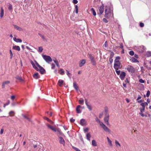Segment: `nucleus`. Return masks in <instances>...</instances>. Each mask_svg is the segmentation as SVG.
I'll return each instance as SVG.
<instances>
[{
	"instance_id": "obj_44",
	"label": "nucleus",
	"mask_w": 151,
	"mask_h": 151,
	"mask_svg": "<svg viewBox=\"0 0 151 151\" xmlns=\"http://www.w3.org/2000/svg\"><path fill=\"white\" fill-rule=\"evenodd\" d=\"M72 148L73 149H74L76 151H81L80 150L77 148V147H75L73 146Z\"/></svg>"
},
{
	"instance_id": "obj_50",
	"label": "nucleus",
	"mask_w": 151,
	"mask_h": 151,
	"mask_svg": "<svg viewBox=\"0 0 151 151\" xmlns=\"http://www.w3.org/2000/svg\"><path fill=\"white\" fill-rule=\"evenodd\" d=\"M51 65L52 66V67H51V69H54L55 67V65L54 64L52 63L51 64Z\"/></svg>"
},
{
	"instance_id": "obj_57",
	"label": "nucleus",
	"mask_w": 151,
	"mask_h": 151,
	"mask_svg": "<svg viewBox=\"0 0 151 151\" xmlns=\"http://www.w3.org/2000/svg\"><path fill=\"white\" fill-rule=\"evenodd\" d=\"M112 58H110L109 59V61L110 63H111L113 61Z\"/></svg>"
},
{
	"instance_id": "obj_27",
	"label": "nucleus",
	"mask_w": 151,
	"mask_h": 151,
	"mask_svg": "<svg viewBox=\"0 0 151 151\" xmlns=\"http://www.w3.org/2000/svg\"><path fill=\"white\" fill-rule=\"evenodd\" d=\"M59 71L60 72V73L61 75H63L64 74V71L63 69H60Z\"/></svg>"
},
{
	"instance_id": "obj_55",
	"label": "nucleus",
	"mask_w": 151,
	"mask_h": 151,
	"mask_svg": "<svg viewBox=\"0 0 151 151\" xmlns=\"http://www.w3.org/2000/svg\"><path fill=\"white\" fill-rule=\"evenodd\" d=\"M103 21L105 23H107L108 22V21L106 18L103 19Z\"/></svg>"
},
{
	"instance_id": "obj_11",
	"label": "nucleus",
	"mask_w": 151,
	"mask_h": 151,
	"mask_svg": "<svg viewBox=\"0 0 151 151\" xmlns=\"http://www.w3.org/2000/svg\"><path fill=\"white\" fill-rule=\"evenodd\" d=\"M104 5L102 4L99 8V11L100 14H101L104 12Z\"/></svg>"
},
{
	"instance_id": "obj_6",
	"label": "nucleus",
	"mask_w": 151,
	"mask_h": 151,
	"mask_svg": "<svg viewBox=\"0 0 151 151\" xmlns=\"http://www.w3.org/2000/svg\"><path fill=\"white\" fill-rule=\"evenodd\" d=\"M135 49L137 50V51L140 53L143 52L145 50L144 47L143 46L136 47Z\"/></svg>"
},
{
	"instance_id": "obj_18",
	"label": "nucleus",
	"mask_w": 151,
	"mask_h": 151,
	"mask_svg": "<svg viewBox=\"0 0 151 151\" xmlns=\"http://www.w3.org/2000/svg\"><path fill=\"white\" fill-rule=\"evenodd\" d=\"M81 106L80 105H78L76 108V111L77 113L78 114H79L81 113V111L80 110V108Z\"/></svg>"
},
{
	"instance_id": "obj_7",
	"label": "nucleus",
	"mask_w": 151,
	"mask_h": 151,
	"mask_svg": "<svg viewBox=\"0 0 151 151\" xmlns=\"http://www.w3.org/2000/svg\"><path fill=\"white\" fill-rule=\"evenodd\" d=\"M109 114H105V116L104 118V120L105 122L107 125H109Z\"/></svg>"
},
{
	"instance_id": "obj_61",
	"label": "nucleus",
	"mask_w": 151,
	"mask_h": 151,
	"mask_svg": "<svg viewBox=\"0 0 151 151\" xmlns=\"http://www.w3.org/2000/svg\"><path fill=\"white\" fill-rule=\"evenodd\" d=\"M108 143H109V145L111 146H112V143H111V141L110 140H109V141H108Z\"/></svg>"
},
{
	"instance_id": "obj_62",
	"label": "nucleus",
	"mask_w": 151,
	"mask_h": 151,
	"mask_svg": "<svg viewBox=\"0 0 151 151\" xmlns=\"http://www.w3.org/2000/svg\"><path fill=\"white\" fill-rule=\"evenodd\" d=\"M4 131V129H1L0 131V134H2L3 133Z\"/></svg>"
},
{
	"instance_id": "obj_63",
	"label": "nucleus",
	"mask_w": 151,
	"mask_h": 151,
	"mask_svg": "<svg viewBox=\"0 0 151 151\" xmlns=\"http://www.w3.org/2000/svg\"><path fill=\"white\" fill-rule=\"evenodd\" d=\"M13 114V116L14 115V111H10L9 112V114L10 115H11V114Z\"/></svg>"
},
{
	"instance_id": "obj_43",
	"label": "nucleus",
	"mask_w": 151,
	"mask_h": 151,
	"mask_svg": "<svg viewBox=\"0 0 151 151\" xmlns=\"http://www.w3.org/2000/svg\"><path fill=\"white\" fill-rule=\"evenodd\" d=\"M114 55V52L113 51H111L110 53V58H113Z\"/></svg>"
},
{
	"instance_id": "obj_13",
	"label": "nucleus",
	"mask_w": 151,
	"mask_h": 151,
	"mask_svg": "<svg viewBox=\"0 0 151 151\" xmlns=\"http://www.w3.org/2000/svg\"><path fill=\"white\" fill-rule=\"evenodd\" d=\"M86 121L84 119H82L80 120V124L82 126H84L86 125Z\"/></svg>"
},
{
	"instance_id": "obj_24",
	"label": "nucleus",
	"mask_w": 151,
	"mask_h": 151,
	"mask_svg": "<svg viewBox=\"0 0 151 151\" xmlns=\"http://www.w3.org/2000/svg\"><path fill=\"white\" fill-rule=\"evenodd\" d=\"M13 25L14 26V28L16 29L17 30L19 31H22V30L21 28L19 27L18 26L15 25Z\"/></svg>"
},
{
	"instance_id": "obj_34",
	"label": "nucleus",
	"mask_w": 151,
	"mask_h": 151,
	"mask_svg": "<svg viewBox=\"0 0 151 151\" xmlns=\"http://www.w3.org/2000/svg\"><path fill=\"white\" fill-rule=\"evenodd\" d=\"M86 106H87L89 110V111H91L92 110V107L91 106V105L90 104H88L87 105H86Z\"/></svg>"
},
{
	"instance_id": "obj_52",
	"label": "nucleus",
	"mask_w": 151,
	"mask_h": 151,
	"mask_svg": "<svg viewBox=\"0 0 151 151\" xmlns=\"http://www.w3.org/2000/svg\"><path fill=\"white\" fill-rule=\"evenodd\" d=\"M12 9V5L11 4H9V7H8L9 9V10H11Z\"/></svg>"
},
{
	"instance_id": "obj_39",
	"label": "nucleus",
	"mask_w": 151,
	"mask_h": 151,
	"mask_svg": "<svg viewBox=\"0 0 151 151\" xmlns=\"http://www.w3.org/2000/svg\"><path fill=\"white\" fill-rule=\"evenodd\" d=\"M91 61V63L93 65H96V63L94 59L92 60Z\"/></svg>"
},
{
	"instance_id": "obj_2",
	"label": "nucleus",
	"mask_w": 151,
	"mask_h": 151,
	"mask_svg": "<svg viewBox=\"0 0 151 151\" xmlns=\"http://www.w3.org/2000/svg\"><path fill=\"white\" fill-rule=\"evenodd\" d=\"M120 59V57L119 56H117L114 60V67L115 70H118L120 68L121 63L119 61Z\"/></svg>"
},
{
	"instance_id": "obj_4",
	"label": "nucleus",
	"mask_w": 151,
	"mask_h": 151,
	"mask_svg": "<svg viewBox=\"0 0 151 151\" xmlns=\"http://www.w3.org/2000/svg\"><path fill=\"white\" fill-rule=\"evenodd\" d=\"M42 57L48 63L52 61L51 58L49 56L42 55Z\"/></svg>"
},
{
	"instance_id": "obj_48",
	"label": "nucleus",
	"mask_w": 151,
	"mask_h": 151,
	"mask_svg": "<svg viewBox=\"0 0 151 151\" xmlns=\"http://www.w3.org/2000/svg\"><path fill=\"white\" fill-rule=\"evenodd\" d=\"M44 119L45 120H47L48 122H50V123H52V122L47 117H45Z\"/></svg>"
},
{
	"instance_id": "obj_46",
	"label": "nucleus",
	"mask_w": 151,
	"mask_h": 151,
	"mask_svg": "<svg viewBox=\"0 0 151 151\" xmlns=\"http://www.w3.org/2000/svg\"><path fill=\"white\" fill-rule=\"evenodd\" d=\"M145 107H142V108H140V111L141 112H144L145 110Z\"/></svg>"
},
{
	"instance_id": "obj_32",
	"label": "nucleus",
	"mask_w": 151,
	"mask_h": 151,
	"mask_svg": "<svg viewBox=\"0 0 151 151\" xmlns=\"http://www.w3.org/2000/svg\"><path fill=\"white\" fill-rule=\"evenodd\" d=\"M146 56L147 57H150L151 56V52L148 51L147 52L146 54Z\"/></svg>"
},
{
	"instance_id": "obj_23",
	"label": "nucleus",
	"mask_w": 151,
	"mask_h": 151,
	"mask_svg": "<svg viewBox=\"0 0 151 151\" xmlns=\"http://www.w3.org/2000/svg\"><path fill=\"white\" fill-rule=\"evenodd\" d=\"M88 57L91 60L94 59V57L91 54H88L87 55Z\"/></svg>"
},
{
	"instance_id": "obj_64",
	"label": "nucleus",
	"mask_w": 151,
	"mask_h": 151,
	"mask_svg": "<svg viewBox=\"0 0 151 151\" xmlns=\"http://www.w3.org/2000/svg\"><path fill=\"white\" fill-rule=\"evenodd\" d=\"M75 121V120L73 119V118H71L70 119V121L71 122H74Z\"/></svg>"
},
{
	"instance_id": "obj_49",
	"label": "nucleus",
	"mask_w": 151,
	"mask_h": 151,
	"mask_svg": "<svg viewBox=\"0 0 151 151\" xmlns=\"http://www.w3.org/2000/svg\"><path fill=\"white\" fill-rule=\"evenodd\" d=\"M134 52L132 51H130L129 52V54L131 55L132 56L134 55Z\"/></svg>"
},
{
	"instance_id": "obj_56",
	"label": "nucleus",
	"mask_w": 151,
	"mask_h": 151,
	"mask_svg": "<svg viewBox=\"0 0 151 151\" xmlns=\"http://www.w3.org/2000/svg\"><path fill=\"white\" fill-rule=\"evenodd\" d=\"M144 24L143 23H142V22H140V24H139V26L140 27H143L144 26Z\"/></svg>"
},
{
	"instance_id": "obj_25",
	"label": "nucleus",
	"mask_w": 151,
	"mask_h": 151,
	"mask_svg": "<svg viewBox=\"0 0 151 151\" xmlns=\"http://www.w3.org/2000/svg\"><path fill=\"white\" fill-rule=\"evenodd\" d=\"M4 14V10L1 7V9L0 17L2 18L3 17Z\"/></svg>"
},
{
	"instance_id": "obj_1",
	"label": "nucleus",
	"mask_w": 151,
	"mask_h": 151,
	"mask_svg": "<svg viewBox=\"0 0 151 151\" xmlns=\"http://www.w3.org/2000/svg\"><path fill=\"white\" fill-rule=\"evenodd\" d=\"M113 8L111 6H106L105 9V14L104 17L107 18L111 17L113 16Z\"/></svg>"
},
{
	"instance_id": "obj_33",
	"label": "nucleus",
	"mask_w": 151,
	"mask_h": 151,
	"mask_svg": "<svg viewBox=\"0 0 151 151\" xmlns=\"http://www.w3.org/2000/svg\"><path fill=\"white\" fill-rule=\"evenodd\" d=\"M57 131L58 133V134L61 135L62 136H63V134L62 132L61 131V130L59 129H57Z\"/></svg>"
},
{
	"instance_id": "obj_29",
	"label": "nucleus",
	"mask_w": 151,
	"mask_h": 151,
	"mask_svg": "<svg viewBox=\"0 0 151 151\" xmlns=\"http://www.w3.org/2000/svg\"><path fill=\"white\" fill-rule=\"evenodd\" d=\"M92 145L93 146H97L96 142L95 140H93L92 141Z\"/></svg>"
},
{
	"instance_id": "obj_31",
	"label": "nucleus",
	"mask_w": 151,
	"mask_h": 151,
	"mask_svg": "<svg viewBox=\"0 0 151 151\" xmlns=\"http://www.w3.org/2000/svg\"><path fill=\"white\" fill-rule=\"evenodd\" d=\"M91 137V135L89 133H88L86 134V138L88 140H90V138Z\"/></svg>"
},
{
	"instance_id": "obj_14",
	"label": "nucleus",
	"mask_w": 151,
	"mask_h": 151,
	"mask_svg": "<svg viewBox=\"0 0 151 151\" xmlns=\"http://www.w3.org/2000/svg\"><path fill=\"white\" fill-rule=\"evenodd\" d=\"M86 63V60L85 59L82 60L80 61L79 64V66L80 67H82Z\"/></svg>"
},
{
	"instance_id": "obj_28",
	"label": "nucleus",
	"mask_w": 151,
	"mask_h": 151,
	"mask_svg": "<svg viewBox=\"0 0 151 151\" xmlns=\"http://www.w3.org/2000/svg\"><path fill=\"white\" fill-rule=\"evenodd\" d=\"M95 120L96 122H97L99 123V124L101 126L102 125L101 123H103L102 122H101L100 121V120L97 117H96L95 119Z\"/></svg>"
},
{
	"instance_id": "obj_60",
	"label": "nucleus",
	"mask_w": 151,
	"mask_h": 151,
	"mask_svg": "<svg viewBox=\"0 0 151 151\" xmlns=\"http://www.w3.org/2000/svg\"><path fill=\"white\" fill-rule=\"evenodd\" d=\"M108 46V43L107 41H106L104 44V46L105 47H106Z\"/></svg>"
},
{
	"instance_id": "obj_5",
	"label": "nucleus",
	"mask_w": 151,
	"mask_h": 151,
	"mask_svg": "<svg viewBox=\"0 0 151 151\" xmlns=\"http://www.w3.org/2000/svg\"><path fill=\"white\" fill-rule=\"evenodd\" d=\"M127 70L129 72L134 73L135 72V69L133 67L130 65H129L127 67Z\"/></svg>"
},
{
	"instance_id": "obj_59",
	"label": "nucleus",
	"mask_w": 151,
	"mask_h": 151,
	"mask_svg": "<svg viewBox=\"0 0 151 151\" xmlns=\"http://www.w3.org/2000/svg\"><path fill=\"white\" fill-rule=\"evenodd\" d=\"M15 98V96L14 95H12L11 96V99L12 100H14Z\"/></svg>"
},
{
	"instance_id": "obj_19",
	"label": "nucleus",
	"mask_w": 151,
	"mask_h": 151,
	"mask_svg": "<svg viewBox=\"0 0 151 151\" xmlns=\"http://www.w3.org/2000/svg\"><path fill=\"white\" fill-rule=\"evenodd\" d=\"M13 39L14 40L17 42L21 43L22 42V41L21 40L19 39H17L16 37H14Z\"/></svg>"
},
{
	"instance_id": "obj_40",
	"label": "nucleus",
	"mask_w": 151,
	"mask_h": 151,
	"mask_svg": "<svg viewBox=\"0 0 151 151\" xmlns=\"http://www.w3.org/2000/svg\"><path fill=\"white\" fill-rule=\"evenodd\" d=\"M9 53H10V59H11L12 58V57H13V53H12V50H9Z\"/></svg>"
},
{
	"instance_id": "obj_58",
	"label": "nucleus",
	"mask_w": 151,
	"mask_h": 151,
	"mask_svg": "<svg viewBox=\"0 0 151 151\" xmlns=\"http://www.w3.org/2000/svg\"><path fill=\"white\" fill-rule=\"evenodd\" d=\"M73 2L74 4H76L78 3V1L77 0H73Z\"/></svg>"
},
{
	"instance_id": "obj_35",
	"label": "nucleus",
	"mask_w": 151,
	"mask_h": 151,
	"mask_svg": "<svg viewBox=\"0 0 151 151\" xmlns=\"http://www.w3.org/2000/svg\"><path fill=\"white\" fill-rule=\"evenodd\" d=\"M79 103L80 104L83 105L84 103V100L83 99H80L79 101Z\"/></svg>"
},
{
	"instance_id": "obj_37",
	"label": "nucleus",
	"mask_w": 151,
	"mask_h": 151,
	"mask_svg": "<svg viewBox=\"0 0 151 151\" xmlns=\"http://www.w3.org/2000/svg\"><path fill=\"white\" fill-rule=\"evenodd\" d=\"M22 115L24 118L27 119L28 121H31L30 119L25 115H24L23 114H22Z\"/></svg>"
},
{
	"instance_id": "obj_53",
	"label": "nucleus",
	"mask_w": 151,
	"mask_h": 151,
	"mask_svg": "<svg viewBox=\"0 0 151 151\" xmlns=\"http://www.w3.org/2000/svg\"><path fill=\"white\" fill-rule=\"evenodd\" d=\"M116 70V73L118 75H119L121 72L120 70Z\"/></svg>"
},
{
	"instance_id": "obj_26",
	"label": "nucleus",
	"mask_w": 151,
	"mask_h": 151,
	"mask_svg": "<svg viewBox=\"0 0 151 151\" xmlns=\"http://www.w3.org/2000/svg\"><path fill=\"white\" fill-rule=\"evenodd\" d=\"M34 78L36 79H37L39 78V74L38 73H36L33 75Z\"/></svg>"
},
{
	"instance_id": "obj_17",
	"label": "nucleus",
	"mask_w": 151,
	"mask_h": 151,
	"mask_svg": "<svg viewBox=\"0 0 151 151\" xmlns=\"http://www.w3.org/2000/svg\"><path fill=\"white\" fill-rule=\"evenodd\" d=\"M53 61L55 63L57 66L59 68L60 67L59 63L58 60L56 59L55 58H54L53 59Z\"/></svg>"
},
{
	"instance_id": "obj_51",
	"label": "nucleus",
	"mask_w": 151,
	"mask_h": 151,
	"mask_svg": "<svg viewBox=\"0 0 151 151\" xmlns=\"http://www.w3.org/2000/svg\"><path fill=\"white\" fill-rule=\"evenodd\" d=\"M139 81L140 83H145V81L142 79H140L139 80Z\"/></svg>"
},
{
	"instance_id": "obj_45",
	"label": "nucleus",
	"mask_w": 151,
	"mask_h": 151,
	"mask_svg": "<svg viewBox=\"0 0 151 151\" xmlns=\"http://www.w3.org/2000/svg\"><path fill=\"white\" fill-rule=\"evenodd\" d=\"M38 35H40V37H41L44 40H45V38L43 35H42L40 33H38Z\"/></svg>"
},
{
	"instance_id": "obj_12",
	"label": "nucleus",
	"mask_w": 151,
	"mask_h": 151,
	"mask_svg": "<svg viewBox=\"0 0 151 151\" xmlns=\"http://www.w3.org/2000/svg\"><path fill=\"white\" fill-rule=\"evenodd\" d=\"M126 73L124 72H122L120 75L119 77L121 80H123L126 76Z\"/></svg>"
},
{
	"instance_id": "obj_41",
	"label": "nucleus",
	"mask_w": 151,
	"mask_h": 151,
	"mask_svg": "<svg viewBox=\"0 0 151 151\" xmlns=\"http://www.w3.org/2000/svg\"><path fill=\"white\" fill-rule=\"evenodd\" d=\"M75 12L76 14H77L78 12V8L77 5L75 6Z\"/></svg>"
},
{
	"instance_id": "obj_47",
	"label": "nucleus",
	"mask_w": 151,
	"mask_h": 151,
	"mask_svg": "<svg viewBox=\"0 0 151 151\" xmlns=\"http://www.w3.org/2000/svg\"><path fill=\"white\" fill-rule=\"evenodd\" d=\"M104 111L106 113L105 114H109L108 113V109L106 107V108H105V110H104Z\"/></svg>"
},
{
	"instance_id": "obj_22",
	"label": "nucleus",
	"mask_w": 151,
	"mask_h": 151,
	"mask_svg": "<svg viewBox=\"0 0 151 151\" xmlns=\"http://www.w3.org/2000/svg\"><path fill=\"white\" fill-rule=\"evenodd\" d=\"M63 82V81L62 80H59L58 81V84L60 87H61Z\"/></svg>"
},
{
	"instance_id": "obj_16",
	"label": "nucleus",
	"mask_w": 151,
	"mask_h": 151,
	"mask_svg": "<svg viewBox=\"0 0 151 151\" xmlns=\"http://www.w3.org/2000/svg\"><path fill=\"white\" fill-rule=\"evenodd\" d=\"M10 83V82L9 81H6L4 82L2 84V88H4L8 84H9Z\"/></svg>"
},
{
	"instance_id": "obj_21",
	"label": "nucleus",
	"mask_w": 151,
	"mask_h": 151,
	"mask_svg": "<svg viewBox=\"0 0 151 151\" xmlns=\"http://www.w3.org/2000/svg\"><path fill=\"white\" fill-rule=\"evenodd\" d=\"M73 87L75 88V89L77 91H78V87L77 86V85L76 84V83L75 82H74L73 83Z\"/></svg>"
},
{
	"instance_id": "obj_38",
	"label": "nucleus",
	"mask_w": 151,
	"mask_h": 151,
	"mask_svg": "<svg viewBox=\"0 0 151 151\" xmlns=\"http://www.w3.org/2000/svg\"><path fill=\"white\" fill-rule=\"evenodd\" d=\"M16 78L20 81H22V78L19 76H17L16 77Z\"/></svg>"
},
{
	"instance_id": "obj_30",
	"label": "nucleus",
	"mask_w": 151,
	"mask_h": 151,
	"mask_svg": "<svg viewBox=\"0 0 151 151\" xmlns=\"http://www.w3.org/2000/svg\"><path fill=\"white\" fill-rule=\"evenodd\" d=\"M91 10L92 12V13L93 14V15L94 16H95L96 15V13L94 9L93 8H91Z\"/></svg>"
},
{
	"instance_id": "obj_36",
	"label": "nucleus",
	"mask_w": 151,
	"mask_h": 151,
	"mask_svg": "<svg viewBox=\"0 0 151 151\" xmlns=\"http://www.w3.org/2000/svg\"><path fill=\"white\" fill-rule=\"evenodd\" d=\"M131 60L132 62H138V60L134 57L132 58Z\"/></svg>"
},
{
	"instance_id": "obj_3",
	"label": "nucleus",
	"mask_w": 151,
	"mask_h": 151,
	"mask_svg": "<svg viewBox=\"0 0 151 151\" xmlns=\"http://www.w3.org/2000/svg\"><path fill=\"white\" fill-rule=\"evenodd\" d=\"M35 62L38 68V70H39L40 73L42 74L45 73V69L42 67L40 66L36 60H35Z\"/></svg>"
},
{
	"instance_id": "obj_42",
	"label": "nucleus",
	"mask_w": 151,
	"mask_h": 151,
	"mask_svg": "<svg viewBox=\"0 0 151 151\" xmlns=\"http://www.w3.org/2000/svg\"><path fill=\"white\" fill-rule=\"evenodd\" d=\"M43 50V49L42 47H39V51L40 52H41L42 50Z\"/></svg>"
},
{
	"instance_id": "obj_8",
	"label": "nucleus",
	"mask_w": 151,
	"mask_h": 151,
	"mask_svg": "<svg viewBox=\"0 0 151 151\" xmlns=\"http://www.w3.org/2000/svg\"><path fill=\"white\" fill-rule=\"evenodd\" d=\"M102 125L101 126L103 129L105 131L110 133L111 130L109 128L107 127L104 123H101Z\"/></svg>"
},
{
	"instance_id": "obj_15",
	"label": "nucleus",
	"mask_w": 151,
	"mask_h": 151,
	"mask_svg": "<svg viewBox=\"0 0 151 151\" xmlns=\"http://www.w3.org/2000/svg\"><path fill=\"white\" fill-rule=\"evenodd\" d=\"M30 63L32 65V66L33 67V68H34L36 70H38V68L37 66L35 65L33 62L32 60H30Z\"/></svg>"
},
{
	"instance_id": "obj_54",
	"label": "nucleus",
	"mask_w": 151,
	"mask_h": 151,
	"mask_svg": "<svg viewBox=\"0 0 151 151\" xmlns=\"http://www.w3.org/2000/svg\"><path fill=\"white\" fill-rule=\"evenodd\" d=\"M115 143H116V145H119V146H120V144L119 143V142L116 140L115 141Z\"/></svg>"
},
{
	"instance_id": "obj_20",
	"label": "nucleus",
	"mask_w": 151,
	"mask_h": 151,
	"mask_svg": "<svg viewBox=\"0 0 151 151\" xmlns=\"http://www.w3.org/2000/svg\"><path fill=\"white\" fill-rule=\"evenodd\" d=\"M12 49L14 50H16L19 51L20 50V47L18 46H13L12 47Z\"/></svg>"
},
{
	"instance_id": "obj_10",
	"label": "nucleus",
	"mask_w": 151,
	"mask_h": 151,
	"mask_svg": "<svg viewBox=\"0 0 151 151\" xmlns=\"http://www.w3.org/2000/svg\"><path fill=\"white\" fill-rule=\"evenodd\" d=\"M46 125L50 129L52 130H53L54 132H56L57 129L54 127L53 126L50 125L48 124H46Z\"/></svg>"
},
{
	"instance_id": "obj_9",
	"label": "nucleus",
	"mask_w": 151,
	"mask_h": 151,
	"mask_svg": "<svg viewBox=\"0 0 151 151\" xmlns=\"http://www.w3.org/2000/svg\"><path fill=\"white\" fill-rule=\"evenodd\" d=\"M59 138V143L60 144H62L64 146L65 144V141L63 138L60 136H58Z\"/></svg>"
}]
</instances>
